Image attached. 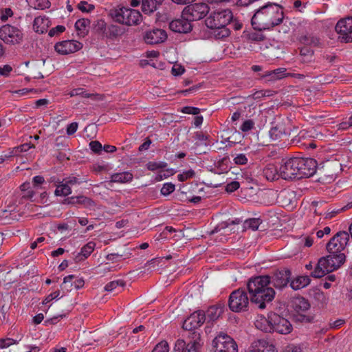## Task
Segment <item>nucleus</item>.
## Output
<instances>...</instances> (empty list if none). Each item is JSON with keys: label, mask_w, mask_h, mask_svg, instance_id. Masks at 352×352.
Wrapping results in <instances>:
<instances>
[{"label": "nucleus", "mask_w": 352, "mask_h": 352, "mask_svg": "<svg viewBox=\"0 0 352 352\" xmlns=\"http://www.w3.org/2000/svg\"><path fill=\"white\" fill-rule=\"evenodd\" d=\"M85 281L82 278L75 277L74 275H69L64 278L63 283L61 285L63 289L69 292L73 287L75 289H80L83 287Z\"/></svg>", "instance_id": "21"}, {"label": "nucleus", "mask_w": 352, "mask_h": 352, "mask_svg": "<svg viewBox=\"0 0 352 352\" xmlns=\"http://www.w3.org/2000/svg\"><path fill=\"white\" fill-rule=\"evenodd\" d=\"M175 173V172L173 168H165L158 172V174L155 177V180L157 182L162 181L174 175Z\"/></svg>", "instance_id": "41"}, {"label": "nucleus", "mask_w": 352, "mask_h": 352, "mask_svg": "<svg viewBox=\"0 0 352 352\" xmlns=\"http://www.w3.org/2000/svg\"><path fill=\"white\" fill-rule=\"evenodd\" d=\"M69 203L72 204H81L84 207L89 209L95 206V203L92 199L82 195L70 197Z\"/></svg>", "instance_id": "30"}, {"label": "nucleus", "mask_w": 352, "mask_h": 352, "mask_svg": "<svg viewBox=\"0 0 352 352\" xmlns=\"http://www.w3.org/2000/svg\"><path fill=\"white\" fill-rule=\"evenodd\" d=\"M294 7L296 10L303 12L306 8V3H302L301 1L296 0L294 3Z\"/></svg>", "instance_id": "61"}, {"label": "nucleus", "mask_w": 352, "mask_h": 352, "mask_svg": "<svg viewBox=\"0 0 352 352\" xmlns=\"http://www.w3.org/2000/svg\"><path fill=\"white\" fill-rule=\"evenodd\" d=\"M78 124L77 122H72L67 127V133L69 135H73L75 133L78 129Z\"/></svg>", "instance_id": "59"}, {"label": "nucleus", "mask_w": 352, "mask_h": 352, "mask_svg": "<svg viewBox=\"0 0 352 352\" xmlns=\"http://www.w3.org/2000/svg\"><path fill=\"white\" fill-rule=\"evenodd\" d=\"M70 96L84 95L83 89L81 88L74 89L69 92Z\"/></svg>", "instance_id": "63"}, {"label": "nucleus", "mask_w": 352, "mask_h": 352, "mask_svg": "<svg viewBox=\"0 0 352 352\" xmlns=\"http://www.w3.org/2000/svg\"><path fill=\"white\" fill-rule=\"evenodd\" d=\"M263 176L268 181H274L279 177L280 175V168L278 169L277 166L274 164H267L263 170Z\"/></svg>", "instance_id": "26"}, {"label": "nucleus", "mask_w": 352, "mask_h": 352, "mask_svg": "<svg viewBox=\"0 0 352 352\" xmlns=\"http://www.w3.org/2000/svg\"><path fill=\"white\" fill-rule=\"evenodd\" d=\"M12 151H3L0 155V164H2L6 160H8L12 157Z\"/></svg>", "instance_id": "60"}, {"label": "nucleus", "mask_w": 352, "mask_h": 352, "mask_svg": "<svg viewBox=\"0 0 352 352\" xmlns=\"http://www.w3.org/2000/svg\"><path fill=\"white\" fill-rule=\"evenodd\" d=\"M90 21L86 19H78L75 23L77 34L80 37L85 36L89 31Z\"/></svg>", "instance_id": "29"}, {"label": "nucleus", "mask_w": 352, "mask_h": 352, "mask_svg": "<svg viewBox=\"0 0 352 352\" xmlns=\"http://www.w3.org/2000/svg\"><path fill=\"white\" fill-rule=\"evenodd\" d=\"M16 342V340L9 338L1 339L0 340V349L9 347Z\"/></svg>", "instance_id": "50"}, {"label": "nucleus", "mask_w": 352, "mask_h": 352, "mask_svg": "<svg viewBox=\"0 0 352 352\" xmlns=\"http://www.w3.org/2000/svg\"><path fill=\"white\" fill-rule=\"evenodd\" d=\"M269 276H258L251 278L248 283V289L251 301L260 309L265 308V304L271 302L275 296L274 289L270 287Z\"/></svg>", "instance_id": "2"}, {"label": "nucleus", "mask_w": 352, "mask_h": 352, "mask_svg": "<svg viewBox=\"0 0 352 352\" xmlns=\"http://www.w3.org/2000/svg\"><path fill=\"white\" fill-rule=\"evenodd\" d=\"M195 172L192 169H188L182 171L181 173H179L177 175V179L179 182H185L188 179H192L195 177Z\"/></svg>", "instance_id": "43"}, {"label": "nucleus", "mask_w": 352, "mask_h": 352, "mask_svg": "<svg viewBox=\"0 0 352 352\" xmlns=\"http://www.w3.org/2000/svg\"><path fill=\"white\" fill-rule=\"evenodd\" d=\"M284 19L283 8L278 4L269 3L256 10L252 17V25L255 30H270Z\"/></svg>", "instance_id": "1"}, {"label": "nucleus", "mask_w": 352, "mask_h": 352, "mask_svg": "<svg viewBox=\"0 0 352 352\" xmlns=\"http://www.w3.org/2000/svg\"><path fill=\"white\" fill-rule=\"evenodd\" d=\"M96 248V243L94 241H89L80 250V252L76 256V261H81L88 258Z\"/></svg>", "instance_id": "27"}, {"label": "nucleus", "mask_w": 352, "mask_h": 352, "mask_svg": "<svg viewBox=\"0 0 352 352\" xmlns=\"http://www.w3.org/2000/svg\"><path fill=\"white\" fill-rule=\"evenodd\" d=\"M283 134H285V131L282 124L272 126L269 131V136L274 141L280 139Z\"/></svg>", "instance_id": "34"}, {"label": "nucleus", "mask_w": 352, "mask_h": 352, "mask_svg": "<svg viewBox=\"0 0 352 352\" xmlns=\"http://www.w3.org/2000/svg\"><path fill=\"white\" fill-rule=\"evenodd\" d=\"M344 253L329 254L320 258L311 276L314 278H321L327 273L332 272L340 267L345 262Z\"/></svg>", "instance_id": "5"}, {"label": "nucleus", "mask_w": 352, "mask_h": 352, "mask_svg": "<svg viewBox=\"0 0 352 352\" xmlns=\"http://www.w3.org/2000/svg\"><path fill=\"white\" fill-rule=\"evenodd\" d=\"M296 312V318L298 320L307 321L308 320V302L304 298H296L294 302Z\"/></svg>", "instance_id": "20"}, {"label": "nucleus", "mask_w": 352, "mask_h": 352, "mask_svg": "<svg viewBox=\"0 0 352 352\" xmlns=\"http://www.w3.org/2000/svg\"><path fill=\"white\" fill-rule=\"evenodd\" d=\"M285 352H302V351L299 346H289L286 348Z\"/></svg>", "instance_id": "64"}, {"label": "nucleus", "mask_w": 352, "mask_h": 352, "mask_svg": "<svg viewBox=\"0 0 352 352\" xmlns=\"http://www.w3.org/2000/svg\"><path fill=\"white\" fill-rule=\"evenodd\" d=\"M349 241L347 232L340 231L337 232L326 244V250L329 254L344 253Z\"/></svg>", "instance_id": "7"}, {"label": "nucleus", "mask_w": 352, "mask_h": 352, "mask_svg": "<svg viewBox=\"0 0 352 352\" xmlns=\"http://www.w3.org/2000/svg\"><path fill=\"white\" fill-rule=\"evenodd\" d=\"M169 349L168 342L165 340H162L155 346L152 352H169Z\"/></svg>", "instance_id": "45"}, {"label": "nucleus", "mask_w": 352, "mask_h": 352, "mask_svg": "<svg viewBox=\"0 0 352 352\" xmlns=\"http://www.w3.org/2000/svg\"><path fill=\"white\" fill-rule=\"evenodd\" d=\"M32 146L30 144H24L17 147L10 148L6 151H12V157L16 155L19 153L28 151Z\"/></svg>", "instance_id": "44"}, {"label": "nucleus", "mask_w": 352, "mask_h": 352, "mask_svg": "<svg viewBox=\"0 0 352 352\" xmlns=\"http://www.w3.org/2000/svg\"><path fill=\"white\" fill-rule=\"evenodd\" d=\"M248 305L249 298L244 289H238L230 294L228 305L232 311L240 312L245 311Z\"/></svg>", "instance_id": "8"}, {"label": "nucleus", "mask_w": 352, "mask_h": 352, "mask_svg": "<svg viewBox=\"0 0 352 352\" xmlns=\"http://www.w3.org/2000/svg\"><path fill=\"white\" fill-rule=\"evenodd\" d=\"M214 352H238L234 340L226 334H219L212 341Z\"/></svg>", "instance_id": "10"}, {"label": "nucleus", "mask_w": 352, "mask_h": 352, "mask_svg": "<svg viewBox=\"0 0 352 352\" xmlns=\"http://www.w3.org/2000/svg\"><path fill=\"white\" fill-rule=\"evenodd\" d=\"M247 352H277L275 346L264 340H259L251 345Z\"/></svg>", "instance_id": "24"}, {"label": "nucleus", "mask_w": 352, "mask_h": 352, "mask_svg": "<svg viewBox=\"0 0 352 352\" xmlns=\"http://www.w3.org/2000/svg\"><path fill=\"white\" fill-rule=\"evenodd\" d=\"M190 22L191 21L186 17H184L182 14L181 19L173 20L170 23L169 28L172 31L175 32L187 33L192 29Z\"/></svg>", "instance_id": "18"}, {"label": "nucleus", "mask_w": 352, "mask_h": 352, "mask_svg": "<svg viewBox=\"0 0 352 352\" xmlns=\"http://www.w3.org/2000/svg\"><path fill=\"white\" fill-rule=\"evenodd\" d=\"M270 318L271 313L268 314L267 317L258 315L254 322L256 328L265 333H272V326Z\"/></svg>", "instance_id": "23"}, {"label": "nucleus", "mask_w": 352, "mask_h": 352, "mask_svg": "<svg viewBox=\"0 0 352 352\" xmlns=\"http://www.w3.org/2000/svg\"><path fill=\"white\" fill-rule=\"evenodd\" d=\"M314 298L318 302V305H324L327 302V298L324 294L319 289H313Z\"/></svg>", "instance_id": "40"}, {"label": "nucleus", "mask_w": 352, "mask_h": 352, "mask_svg": "<svg viewBox=\"0 0 352 352\" xmlns=\"http://www.w3.org/2000/svg\"><path fill=\"white\" fill-rule=\"evenodd\" d=\"M167 167V163L164 162H149L146 164V168L151 171H160Z\"/></svg>", "instance_id": "37"}, {"label": "nucleus", "mask_w": 352, "mask_h": 352, "mask_svg": "<svg viewBox=\"0 0 352 352\" xmlns=\"http://www.w3.org/2000/svg\"><path fill=\"white\" fill-rule=\"evenodd\" d=\"M234 162L236 164L243 165L247 164L248 158L245 154L240 153L234 158Z\"/></svg>", "instance_id": "55"}, {"label": "nucleus", "mask_w": 352, "mask_h": 352, "mask_svg": "<svg viewBox=\"0 0 352 352\" xmlns=\"http://www.w3.org/2000/svg\"><path fill=\"white\" fill-rule=\"evenodd\" d=\"M254 127V122L252 120H246L241 124L240 129L243 132H248Z\"/></svg>", "instance_id": "48"}, {"label": "nucleus", "mask_w": 352, "mask_h": 352, "mask_svg": "<svg viewBox=\"0 0 352 352\" xmlns=\"http://www.w3.org/2000/svg\"><path fill=\"white\" fill-rule=\"evenodd\" d=\"M79 184L80 182L76 177H67L57 184L54 193L59 197L67 196L72 193V186Z\"/></svg>", "instance_id": "15"}, {"label": "nucleus", "mask_w": 352, "mask_h": 352, "mask_svg": "<svg viewBox=\"0 0 352 352\" xmlns=\"http://www.w3.org/2000/svg\"><path fill=\"white\" fill-rule=\"evenodd\" d=\"M82 47V44L76 40H66L58 42L54 45L55 51L62 55L74 53Z\"/></svg>", "instance_id": "14"}, {"label": "nucleus", "mask_w": 352, "mask_h": 352, "mask_svg": "<svg viewBox=\"0 0 352 352\" xmlns=\"http://www.w3.org/2000/svg\"><path fill=\"white\" fill-rule=\"evenodd\" d=\"M181 111L186 114L198 115L200 113V109L194 107H184Z\"/></svg>", "instance_id": "51"}, {"label": "nucleus", "mask_w": 352, "mask_h": 352, "mask_svg": "<svg viewBox=\"0 0 352 352\" xmlns=\"http://www.w3.org/2000/svg\"><path fill=\"white\" fill-rule=\"evenodd\" d=\"M232 16L230 10L219 8L210 14L205 21L206 25L208 28L214 30V34L217 38L227 37L230 31L226 25L232 21Z\"/></svg>", "instance_id": "3"}, {"label": "nucleus", "mask_w": 352, "mask_h": 352, "mask_svg": "<svg viewBox=\"0 0 352 352\" xmlns=\"http://www.w3.org/2000/svg\"><path fill=\"white\" fill-rule=\"evenodd\" d=\"M8 308L5 305H1L0 302V319L5 320L7 316Z\"/></svg>", "instance_id": "62"}, {"label": "nucleus", "mask_w": 352, "mask_h": 352, "mask_svg": "<svg viewBox=\"0 0 352 352\" xmlns=\"http://www.w3.org/2000/svg\"><path fill=\"white\" fill-rule=\"evenodd\" d=\"M28 6L35 10H44L50 6L49 0H26Z\"/></svg>", "instance_id": "35"}, {"label": "nucleus", "mask_w": 352, "mask_h": 352, "mask_svg": "<svg viewBox=\"0 0 352 352\" xmlns=\"http://www.w3.org/2000/svg\"><path fill=\"white\" fill-rule=\"evenodd\" d=\"M90 149L94 153H99L102 151V144L98 141H91L89 143Z\"/></svg>", "instance_id": "56"}, {"label": "nucleus", "mask_w": 352, "mask_h": 352, "mask_svg": "<svg viewBox=\"0 0 352 352\" xmlns=\"http://www.w3.org/2000/svg\"><path fill=\"white\" fill-rule=\"evenodd\" d=\"M309 177L314 176L318 171L320 174L322 172L323 166H319L316 160L309 157Z\"/></svg>", "instance_id": "38"}, {"label": "nucleus", "mask_w": 352, "mask_h": 352, "mask_svg": "<svg viewBox=\"0 0 352 352\" xmlns=\"http://www.w3.org/2000/svg\"><path fill=\"white\" fill-rule=\"evenodd\" d=\"M290 76V74L286 72V69L283 67L278 68L273 71L267 72L265 76L269 78L271 80H277L285 77Z\"/></svg>", "instance_id": "31"}, {"label": "nucleus", "mask_w": 352, "mask_h": 352, "mask_svg": "<svg viewBox=\"0 0 352 352\" xmlns=\"http://www.w3.org/2000/svg\"><path fill=\"white\" fill-rule=\"evenodd\" d=\"M78 8L82 12H90L94 9V6L85 1H81L78 4Z\"/></svg>", "instance_id": "47"}, {"label": "nucleus", "mask_w": 352, "mask_h": 352, "mask_svg": "<svg viewBox=\"0 0 352 352\" xmlns=\"http://www.w3.org/2000/svg\"><path fill=\"white\" fill-rule=\"evenodd\" d=\"M175 189V186L173 183L167 182L163 184L161 188V193L164 196H168Z\"/></svg>", "instance_id": "46"}, {"label": "nucleus", "mask_w": 352, "mask_h": 352, "mask_svg": "<svg viewBox=\"0 0 352 352\" xmlns=\"http://www.w3.org/2000/svg\"><path fill=\"white\" fill-rule=\"evenodd\" d=\"M291 287L294 290H298L308 285V278L306 276H298L292 280Z\"/></svg>", "instance_id": "36"}, {"label": "nucleus", "mask_w": 352, "mask_h": 352, "mask_svg": "<svg viewBox=\"0 0 352 352\" xmlns=\"http://www.w3.org/2000/svg\"><path fill=\"white\" fill-rule=\"evenodd\" d=\"M290 276L291 272L289 270H283L276 272L272 281L274 287L282 288L287 285Z\"/></svg>", "instance_id": "22"}, {"label": "nucleus", "mask_w": 352, "mask_h": 352, "mask_svg": "<svg viewBox=\"0 0 352 352\" xmlns=\"http://www.w3.org/2000/svg\"><path fill=\"white\" fill-rule=\"evenodd\" d=\"M261 223V220L259 218H252L247 219L245 221L244 225L247 228L252 229V230H256Z\"/></svg>", "instance_id": "42"}, {"label": "nucleus", "mask_w": 352, "mask_h": 352, "mask_svg": "<svg viewBox=\"0 0 352 352\" xmlns=\"http://www.w3.org/2000/svg\"><path fill=\"white\" fill-rule=\"evenodd\" d=\"M223 307L221 305H213L210 307L205 314L206 318L214 321L219 318L223 312Z\"/></svg>", "instance_id": "32"}, {"label": "nucleus", "mask_w": 352, "mask_h": 352, "mask_svg": "<svg viewBox=\"0 0 352 352\" xmlns=\"http://www.w3.org/2000/svg\"><path fill=\"white\" fill-rule=\"evenodd\" d=\"M307 170V158L291 157L283 160L280 166V175L285 180L299 179L306 176Z\"/></svg>", "instance_id": "4"}, {"label": "nucleus", "mask_w": 352, "mask_h": 352, "mask_svg": "<svg viewBox=\"0 0 352 352\" xmlns=\"http://www.w3.org/2000/svg\"><path fill=\"white\" fill-rule=\"evenodd\" d=\"M143 38L147 44L155 45L164 42L167 38V34L162 29L155 28L146 31Z\"/></svg>", "instance_id": "17"}, {"label": "nucleus", "mask_w": 352, "mask_h": 352, "mask_svg": "<svg viewBox=\"0 0 352 352\" xmlns=\"http://www.w3.org/2000/svg\"><path fill=\"white\" fill-rule=\"evenodd\" d=\"M13 67L10 65H4L0 67V76L8 77L12 72Z\"/></svg>", "instance_id": "49"}, {"label": "nucleus", "mask_w": 352, "mask_h": 352, "mask_svg": "<svg viewBox=\"0 0 352 352\" xmlns=\"http://www.w3.org/2000/svg\"><path fill=\"white\" fill-rule=\"evenodd\" d=\"M162 2V0H142V12L146 14H150L157 9Z\"/></svg>", "instance_id": "28"}, {"label": "nucleus", "mask_w": 352, "mask_h": 352, "mask_svg": "<svg viewBox=\"0 0 352 352\" xmlns=\"http://www.w3.org/2000/svg\"><path fill=\"white\" fill-rule=\"evenodd\" d=\"M199 339L190 341L188 343L183 340H178L175 344V350L177 352H198L201 347Z\"/></svg>", "instance_id": "19"}, {"label": "nucleus", "mask_w": 352, "mask_h": 352, "mask_svg": "<svg viewBox=\"0 0 352 352\" xmlns=\"http://www.w3.org/2000/svg\"><path fill=\"white\" fill-rule=\"evenodd\" d=\"M65 30V26L63 25H57L56 27L51 29L49 32V35L50 36H54L55 35H57L58 34H60L62 32H63Z\"/></svg>", "instance_id": "58"}, {"label": "nucleus", "mask_w": 352, "mask_h": 352, "mask_svg": "<svg viewBox=\"0 0 352 352\" xmlns=\"http://www.w3.org/2000/svg\"><path fill=\"white\" fill-rule=\"evenodd\" d=\"M124 282L122 280H113L109 283H107L104 289L107 292H113V291H118L119 292L120 288L124 286Z\"/></svg>", "instance_id": "39"}, {"label": "nucleus", "mask_w": 352, "mask_h": 352, "mask_svg": "<svg viewBox=\"0 0 352 352\" xmlns=\"http://www.w3.org/2000/svg\"><path fill=\"white\" fill-rule=\"evenodd\" d=\"M239 187V183L236 181H233L226 185V190L228 192H232L236 190Z\"/></svg>", "instance_id": "57"}, {"label": "nucleus", "mask_w": 352, "mask_h": 352, "mask_svg": "<svg viewBox=\"0 0 352 352\" xmlns=\"http://www.w3.org/2000/svg\"><path fill=\"white\" fill-rule=\"evenodd\" d=\"M0 38L7 44H18L23 38V33L18 27L5 25L0 28Z\"/></svg>", "instance_id": "9"}, {"label": "nucleus", "mask_w": 352, "mask_h": 352, "mask_svg": "<svg viewBox=\"0 0 352 352\" xmlns=\"http://www.w3.org/2000/svg\"><path fill=\"white\" fill-rule=\"evenodd\" d=\"M110 15L115 21L129 26L137 25L142 21V14L138 10L125 7L112 9Z\"/></svg>", "instance_id": "6"}, {"label": "nucleus", "mask_w": 352, "mask_h": 352, "mask_svg": "<svg viewBox=\"0 0 352 352\" xmlns=\"http://www.w3.org/2000/svg\"><path fill=\"white\" fill-rule=\"evenodd\" d=\"M60 293L59 291H55V292L51 293L50 294H49L45 298V300L43 302V304H47V303L50 302L51 301H52L54 299H59L60 298Z\"/></svg>", "instance_id": "53"}, {"label": "nucleus", "mask_w": 352, "mask_h": 352, "mask_svg": "<svg viewBox=\"0 0 352 352\" xmlns=\"http://www.w3.org/2000/svg\"><path fill=\"white\" fill-rule=\"evenodd\" d=\"M185 69L183 66L179 64H175L172 67V74L174 76H180L184 74Z\"/></svg>", "instance_id": "54"}, {"label": "nucleus", "mask_w": 352, "mask_h": 352, "mask_svg": "<svg viewBox=\"0 0 352 352\" xmlns=\"http://www.w3.org/2000/svg\"><path fill=\"white\" fill-rule=\"evenodd\" d=\"M133 175L129 172L115 173L111 175V182L118 183H126L131 181Z\"/></svg>", "instance_id": "33"}, {"label": "nucleus", "mask_w": 352, "mask_h": 352, "mask_svg": "<svg viewBox=\"0 0 352 352\" xmlns=\"http://www.w3.org/2000/svg\"><path fill=\"white\" fill-rule=\"evenodd\" d=\"M12 15V10L10 8H7L1 10L0 19H1L2 21H6L8 19L9 17H11Z\"/></svg>", "instance_id": "52"}, {"label": "nucleus", "mask_w": 352, "mask_h": 352, "mask_svg": "<svg viewBox=\"0 0 352 352\" xmlns=\"http://www.w3.org/2000/svg\"><path fill=\"white\" fill-rule=\"evenodd\" d=\"M272 332H277L280 334H288L292 330V325L286 318L280 315L271 312Z\"/></svg>", "instance_id": "13"}, {"label": "nucleus", "mask_w": 352, "mask_h": 352, "mask_svg": "<svg viewBox=\"0 0 352 352\" xmlns=\"http://www.w3.org/2000/svg\"><path fill=\"white\" fill-rule=\"evenodd\" d=\"M205 320L206 316L203 311H195L184 321L183 328L187 331L195 330L201 327Z\"/></svg>", "instance_id": "16"}, {"label": "nucleus", "mask_w": 352, "mask_h": 352, "mask_svg": "<svg viewBox=\"0 0 352 352\" xmlns=\"http://www.w3.org/2000/svg\"><path fill=\"white\" fill-rule=\"evenodd\" d=\"M50 24L49 18L45 16H39L34 19L33 28L36 32L43 34L47 30Z\"/></svg>", "instance_id": "25"}, {"label": "nucleus", "mask_w": 352, "mask_h": 352, "mask_svg": "<svg viewBox=\"0 0 352 352\" xmlns=\"http://www.w3.org/2000/svg\"><path fill=\"white\" fill-rule=\"evenodd\" d=\"M209 12V8L206 3H194L186 6L183 10L184 17H186L190 21L203 19Z\"/></svg>", "instance_id": "11"}, {"label": "nucleus", "mask_w": 352, "mask_h": 352, "mask_svg": "<svg viewBox=\"0 0 352 352\" xmlns=\"http://www.w3.org/2000/svg\"><path fill=\"white\" fill-rule=\"evenodd\" d=\"M335 30L338 38L345 43L352 42V16L340 19L337 23Z\"/></svg>", "instance_id": "12"}]
</instances>
